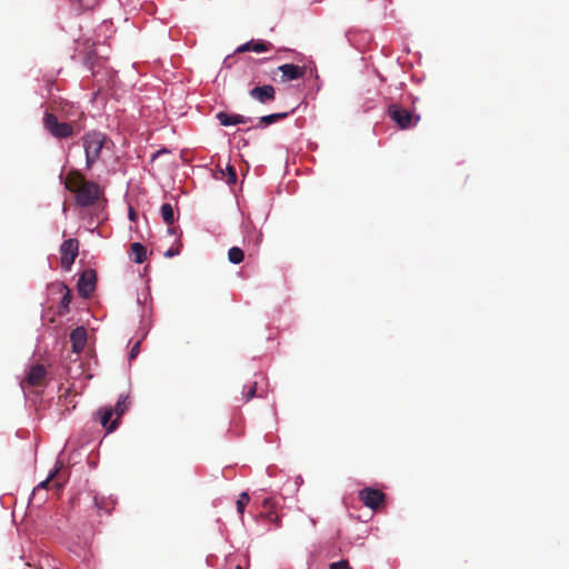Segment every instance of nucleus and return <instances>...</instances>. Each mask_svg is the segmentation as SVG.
<instances>
[{
  "instance_id": "nucleus-11",
  "label": "nucleus",
  "mask_w": 569,
  "mask_h": 569,
  "mask_svg": "<svg viewBox=\"0 0 569 569\" xmlns=\"http://www.w3.org/2000/svg\"><path fill=\"white\" fill-rule=\"evenodd\" d=\"M72 351L80 353L87 343V330L83 327H77L70 333Z\"/></svg>"
},
{
  "instance_id": "nucleus-5",
  "label": "nucleus",
  "mask_w": 569,
  "mask_h": 569,
  "mask_svg": "<svg viewBox=\"0 0 569 569\" xmlns=\"http://www.w3.org/2000/svg\"><path fill=\"white\" fill-rule=\"evenodd\" d=\"M79 241L74 238L64 240L60 246L61 267L69 271L78 257Z\"/></svg>"
},
{
  "instance_id": "nucleus-22",
  "label": "nucleus",
  "mask_w": 569,
  "mask_h": 569,
  "mask_svg": "<svg viewBox=\"0 0 569 569\" xmlns=\"http://www.w3.org/2000/svg\"><path fill=\"white\" fill-rule=\"evenodd\" d=\"M250 498L247 492H242L237 500V510L239 513H243L244 507L248 505Z\"/></svg>"
},
{
  "instance_id": "nucleus-6",
  "label": "nucleus",
  "mask_w": 569,
  "mask_h": 569,
  "mask_svg": "<svg viewBox=\"0 0 569 569\" xmlns=\"http://www.w3.org/2000/svg\"><path fill=\"white\" fill-rule=\"evenodd\" d=\"M359 499L366 507L377 510L385 503L386 495L379 489L368 487L359 491Z\"/></svg>"
},
{
  "instance_id": "nucleus-10",
  "label": "nucleus",
  "mask_w": 569,
  "mask_h": 569,
  "mask_svg": "<svg viewBox=\"0 0 569 569\" xmlns=\"http://www.w3.org/2000/svg\"><path fill=\"white\" fill-rule=\"evenodd\" d=\"M96 288V274L92 271H86L78 281L79 293L89 297Z\"/></svg>"
},
{
  "instance_id": "nucleus-33",
  "label": "nucleus",
  "mask_w": 569,
  "mask_h": 569,
  "mask_svg": "<svg viewBox=\"0 0 569 569\" xmlns=\"http://www.w3.org/2000/svg\"><path fill=\"white\" fill-rule=\"evenodd\" d=\"M56 485H57L58 488H60L62 486V483L59 482V481H56Z\"/></svg>"
},
{
  "instance_id": "nucleus-16",
  "label": "nucleus",
  "mask_w": 569,
  "mask_h": 569,
  "mask_svg": "<svg viewBox=\"0 0 569 569\" xmlns=\"http://www.w3.org/2000/svg\"><path fill=\"white\" fill-rule=\"evenodd\" d=\"M131 254L136 263H142L147 259V248L140 242H133L131 244Z\"/></svg>"
},
{
  "instance_id": "nucleus-34",
  "label": "nucleus",
  "mask_w": 569,
  "mask_h": 569,
  "mask_svg": "<svg viewBox=\"0 0 569 569\" xmlns=\"http://www.w3.org/2000/svg\"><path fill=\"white\" fill-rule=\"evenodd\" d=\"M234 569H242V568H241V566H236V568H234Z\"/></svg>"
},
{
  "instance_id": "nucleus-2",
  "label": "nucleus",
  "mask_w": 569,
  "mask_h": 569,
  "mask_svg": "<svg viewBox=\"0 0 569 569\" xmlns=\"http://www.w3.org/2000/svg\"><path fill=\"white\" fill-rule=\"evenodd\" d=\"M86 154L87 169L92 168L102 158L103 150H109L113 144L106 133L97 130L87 132L81 138Z\"/></svg>"
},
{
  "instance_id": "nucleus-23",
  "label": "nucleus",
  "mask_w": 569,
  "mask_h": 569,
  "mask_svg": "<svg viewBox=\"0 0 569 569\" xmlns=\"http://www.w3.org/2000/svg\"><path fill=\"white\" fill-rule=\"evenodd\" d=\"M257 387H258V382L254 381L250 386H248L247 391H243L244 400L246 401H249V400H251L252 398L256 397V395H257Z\"/></svg>"
},
{
  "instance_id": "nucleus-14",
  "label": "nucleus",
  "mask_w": 569,
  "mask_h": 569,
  "mask_svg": "<svg viewBox=\"0 0 569 569\" xmlns=\"http://www.w3.org/2000/svg\"><path fill=\"white\" fill-rule=\"evenodd\" d=\"M100 413H101V418H100V422L101 425L110 432V431H113L117 426H118V418L114 419L113 421L110 422L112 416L114 415L113 413V410L112 408H102L100 410Z\"/></svg>"
},
{
  "instance_id": "nucleus-25",
  "label": "nucleus",
  "mask_w": 569,
  "mask_h": 569,
  "mask_svg": "<svg viewBox=\"0 0 569 569\" xmlns=\"http://www.w3.org/2000/svg\"><path fill=\"white\" fill-rule=\"evenodd\" d=\"M237 181V172L232 166L227 167V182L233 184Z\"/></svg>"
},
{
  "instance_id": "nucleus-1",
  "label": "nucleus",
  "mask_w": 569,
  "mask_h": 569,
  "mask_svg": "<svg viewBox=\"0 0 569 569\" xmlns=\"http://www.w3.org/2000/svg\"><path fill=\"white\" fill-rule=\"evenodd\" d=\"M64 187L74 193L77 206L82 208L93 206L101 193L98 183L86 180L83 174L77 170H72L67 174Z\"/></svg>"
},
{
  "instance_id": "nucleus-12",
  "label": "nucleus",
  "mask_w": 569,
  "mask_h": 569,
  "mask_svg": "<svg viewBox=\"0 0 569 569\" xmlns=\"http://www.w3.org/2000/svg\"><path fill=\"white\" fill-rule=\"evenodd\" d=\"M216 118L218 119L219 123L223 127L246 124L251 121V118L249 117H244L242 114H229L224 111L218 112Z\"/></svg>"
},
{
  "instance_id": "nucleus-7",
  "label": "nucleus",
  "mask_w": 569,
  "mask_h": 569,
  "mask_svg": "<svg viewBox=\"0 0 569 569\" xmlns=\"http://www.w3.org/2000/svg\"><path fill=\"white\" fill-rule=\"evenodd\" d=\"M281 72V82H288L303 78L307 72L306 66H297L293 63H284L277 69Z\"/></svg>"
},
{
  "instance_id": "nucleus-18",
  "label": "nucleus",
  "mask_w": 569,
  "mask_h": 569,
  "mask_svg": "<svg viewBox=\"0 0 569 569\" xmlns=\"http://www.w3.org/2000/svg\"><path fill=\"white\" fill-rule=\"evenodd\" d=\"M161 217H162L163 221L168 226L173 224V222H174V212H173V208H172V206L170 203H163L161 206Z\"/></svg>"
},
{
  "instance_id": "nucleus-19",
  "label": "nucleus",
  "mask_w": 569,
  "mask_h": 569,
  "mask_svg": "<svg viewBox=\"0 0 569 569\" xmlns=\"http://www.w3.org/2000/svg\"><path fill=\"white\" fill-rule=\"evenodd\" d=\"M244 253L239 247H232L228 251V259L233 264H239L243 261Z\"/></svg>"
},
{
  "instance_id": "nucleus-8",
  "label": "nucleus",
  "mask_w": 569,
  "mask_h": 569,
  "mask_svg": "<svg viewBox=\"0 0 569 569\" xmlns=\"http://www.w3.org/2000/svg\"><path fill=\"white\" fill-rule=\"evenodd\" d=\"M250 98L266 104L276 99V89L271 84L257 86L249 91Z\"/></svg>"
},
{
  "instance_id": "nucleus-26",
  "label": "nucleus",
  "mask_w": 569,
  "mask_h": 569,
  "mask_svg": "<svg viewBox=\"0 0 569 569\" xmlns=\"http://www.w3.org/2000/svg\"><path fill=\"white\" fill-rule=\"evenodd\" d=\"M62 289L66 292L62 296L61 306L67 309L69 307L70 302H71V293H70V290L66 286H62Z\"/></svg>"
},
{
  "instance_id": "nucleus-15",
  "label": "nucleus",
  "mask_w": 569,
  "mask_h": 569,
  "mask_svg": "<svg viewBox=\"0 0 569 569\" xmlns=\"http://www.w3.org/2000/svg\"><path fill=\"white\" fill-rule=\"evenodd\" d=\"M288 117V112L271 113L268 116L260 117L254 128H266L277 121L283 120Z\"/></svg>"
},
{
  "instance_id": "nucleus-27",
  "label": "nucleus",
  "mask_w": 569,
  "mask_h": 569,
  "mask_svg": "<svg viewBox=\"0 0 569 569\" xmlns=\"http://www.w3.org/2000/svg\"><path fill=\"white\" fill-rule=\"evenodd\" d=\"M139 350H140V342L138 341V342H136V343L133 345V347L131 348V351H130V359H134V358L138 356Z\"/></svg>"
},
{
  "instance_id": "nucleus-29",
  "label": "nucleus",
  "mask_w": 569,
  "mask_h": 569,
  "mask_svg": "<svg viewBox=\"0 0 569 569\" xmlns=\"http://www.w3.org/2000/svg\"><path fill=\"white\" fill-rule=\"evenodd\" d=\"M176 253H177L176 251H173L172 249H170V250H168V251L166 252V256H167V257H172V256H174Z\"/></svg>"
},
{
  "instance_id": "nucleus-17",
  "label": "nucleus",
  "mask_w": 569,
  "mask_h": 569,
  "mask_svg": "<svg viewBox=\"0 0 569 569\" xmlns=\"http://www.w3.org/2000/svg\"><path fill=\"white\" fill-rule=\"evenodd\" d=\"M116 505V501L111 498L94 496V506L98 510H102L109 513Z\"/></svg>"
},
{
  "instance_id": "nucleus-3",
  "label": "nucleus",
  "mask_w": 569,
  "mask_h": 569,
  "mask_svg": "<svg viewBox=\"0 0 569 569\" xmlns=\"http://www.w3.org/2000/svg\"><path fill=\"white\" fill-rule=\"evenodd\" d=\"M42 124L48 133L59 140L72 137L74 133L71 123L60 122L58 117L52 112H44Z\"/></svg>"
},
{
  "instance_id": "nucleus-24",
  "label": "nucleus",
  "mask_w": 569,
  "mask_h": 569,
  "mask_svg": "<svg viewBox=\"0 0 569 569\" xmlns=\"http://www.w3.org/2000/svg\"><path fill=\"white\" fill-rule=\"evenodd\" d=\"M329 569H352V568L349 565L348 560L342 559V560H339V561H336V562H331L329 565Z\"/></svg>"
},
{
  "instance_id": "nucleus-4",
  "label": "nucleus",
  "mask_w": 569,
  "mask_h": 569,
  "mask_svg": "<svg viewBox=\"0 0 569 569\" xmlns=\"http://www.w3.org/2000/svg\"><path fill=\"white\" fill-rule=\"evenodd\" d=\"M388 114L402 130L413 128L420 119L419 116H415L410 110L399 104H391L388 108Z\"/></svg>"
},
{
  "instance_id": "nucleus-21",
  "label": "nucleus",
  "mask_w": 569,
  "mask_h": 569,
  "mask_svg": "<svg viewBox=\"0 0 569 569\" xmlns=\"http://www.w3.org/2000/svg\"><path fill=\"white\" fill-rule=\"evenodd\" d=\"M58 476H59V469H58V468H56V470H54V471H52L46 480L41 481V482L36 487V489H34V490L46 489V488L49 486V483H51V482H53V481L56 480V478H57Z\"/></svg>"
},
{
  "instance_id": "nucleus-9",
  "label": "nucleus",
  "mask_w": 569,
  "mask_h": 569,
  "mask_svg": "<svg viewBox=\"0 0 569 569\" xmlns=\"http://www.w3.org/2000/svg\"><path fill=\"white\" fill-rule=\"evenodd\" d=\"M47 377V369L42 365H33L30 367L27 377L26 383L31 387H42L44 386Z\"/></svg>"
},
{
  "instance_id": "nucleus-31",
  "label": "nucleus",
  "mask_w": 569,
  "mask_h": 569,
  "mask_svg": "<svg viewBox=\"0 0 569 569\" xmlns=\"http://www.w3.org/2000/svg\"><path fill=\"white\" fill-rule=\"evenodd\" d=\"M70 392H71L70 388H67L66 392L63 395H61L60 398L61 397H67Z\"/></svg>"
},
{
  "instance_id": "nucleus-20",
  "label": "nucleus",
  "mask_w": 569,
  "mask_h": 569,
  "mask_svg": "<svg viewBox=\"0 0 569 569\" xmlns=\"http://www.w3.org/2000/svg\"><path fill=\"white\" fill-rule=\"evenodd\" d=\"M127 409H128V397L120 396L114 408H112L113 413H116L117 418L119 419L126 412Z\"/></svg>"
},
{
  "instance_id": "nucleus-28",
  "label": "nucleus",
  "mask_w": 569,
  "mask_h": 569,
  "mask_svg": "<svg viewBox=\"0 0 569 569\" xmlns=\"http://www.w3.org/2000/svg\"><path fill=\"white\" fill-rule=\"evenodd\" d=\"M263 507L268 508V509L273 508L274 507L273 500L271 498L264 499Z\"/></svg>"
},
{
  "instance_id": "nucleus-13",
  "label": "nucleus",
  "mask_w": 569,
  "mask_h": 569,
  "mask_svg": "<svg viewBox=\"0 0 569 569\" xmlns=\"http://www.w3.org/2000/svg\"><path fill=\"white\" fill-rule=\"evenodd\" d=\"M272 44L267 41H249L237 49V52L253 51L257 53L268 51Z\"/></svg>"
},
{
  "instance_id": "nucleus-32",
  "label": "nucleus",
  "mask_w": 569,
  "mask_h": 569,
  "mask_svg": "<svg viewBox=\"0 0 569 569\" xmlns=\"http://www.w3.org/2000/svg\"><path fill=\"white\" fill-rule=\"evenodd\" d=\"M162 152H167V150H166V149H163V150H158V152L153 154V158H154V157H157L159 153H162Z\"/></svg>"
},
{
  "instance_id": "nucleus-30",
  "label": "nucleus",
  "mask_w": 569,
  "mask_h": 569,
  "mask_svg": "<svg viewBox=\"0 0 569 569\" xmlns=\"http://www.w3.org/2000/svg\"><path fill=\"white\" fill-rule=\"evenodd\" d=\"M129 217H130L131 220L136 219V213H134V211L132 209H130V211H129Z\"/></svg>"
}]
</instances>
